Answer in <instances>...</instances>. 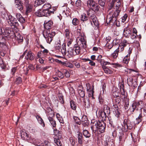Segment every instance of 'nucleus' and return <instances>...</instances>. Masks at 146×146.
<instances>
[{
    "mask_svg": "<svg viewBox=\"0 0 146 146\" xmlns=\"http://www.w3.org/2000/svg\"><path fill=\"white\" fill-rule=\"evenodd\" d=\"M48 119L52 127H56V122L55 120L50 116L48 117Z\"/></svg>",
    "mask_w": 146,
    "mask_h": 146,
    "instance_id": "obj_19",
    "label": "nucleus"
},
{
    "mask_svg": "<svg viewBox=\"0 0 146 146\" xmlns=\"http://www.w3.org/2000/svg\"><path fill=\"white\" fill-rule=\"evenodd\" d=\"M65 36L68 39L69 38V34L70 32L68 29H66L65 31L64 32Z\"/></svg>",
    "mask_w": 146,
    "mask_h": 146,
    "instance_id": "obj_53",
    "label": "nucleus"
},
{
    "mask_svg": "<svg viewBox=\"0 0 146 146\" xmlns=\"http://www.w3.org/2000/svg\"><path fill=\"white\" fill-rule=\"evenodd\" d=\"M129 54H128L123 58V62L126 64H127L129 61Z\"/></svg>",
    "mask_w": 146,
    "mask_h": 146,
    "instance_id": "obj_33",
    "label": "nucleus"
},
{
    "mask_svg": "<svg viewBox=\"0 0 146 146\" xmlns=\"http://www.w3.org/2000/svg\"><path fill=\"white\" fill-rule=\"evenodd\" d=\"M83 101L86 108H89L90 107V102L89 98L86 97L85 98H83Z\"/></svg>",
    "mask_w": 146,
    "mask_h": 146,
    "instance_id": "obj_18",
    "label": "nucleus"
},
{
    "mask_svg": "<svg viewBox=\"0 0 146 146\" xmlns=\"http://www.w3.org/2000/svg\"><path fill=\"white\" fill-rule=\"evenodd\" d=\"M102 68L106 73L109 74L111 73V72L110 70L105 66H102Z\"/></svg>",
    "mask_w": 146,
    "mask_h": 146,
    "instance_id": "obj_42",
    "label": "nucleus"
},
{
    "mask_svg": "<svg viewBox=\"0 0 146 146\" xmlns=\"http://www.w3.org/2000/svg\"><path fill=\"white\" fill-rule=\"evenodd\" d=\"M86 41L83 38H80L78 41V44L74 45L73 48L75 55L79 54L80 52V47L84 48L86 47Z\"/></svg>",
    "mask_w": 146,
    "mask_h": 146,
    "instance_id": "obj_2",
    "label": "nucleus"
},
{
    "mask_svg": "<svg viewBox=\"0 0 146 146\" xmlns=\"http://www.w3.org/2000/svg\"><path fill=\"white\" fill-rule=\"evenodd\" d=\"M53 22L52 21H45L44 23V27L47 30L50 29L53 25Z\"/></svg>",
    "mask_w": 146,
    "mask_h": 146,
    "instance_id": "obj_9",
    "label": "nucleus"
},
{
    "mask_svg": "<svg viewBox=\"0 0 146 146\" xmlns=\"http://www.w3.org/2000/svg\"><path fill=\"white\" fill-rule=\"evenodd\" d=\"M98 115L100 118L101 119H102V120H105L107 116V115L105 113V112L102 110H100L99 111Z\"/></svg>",
    "mask_w": 146,
    "mask_h": 146,
    "instance_id": "obj_15",
    "label": "nucleus"
},
{
    "mask_svg": "<svg viewBox=\"0 0 146 146\" xmlns=\"http://www.w3.org/2000/svg\"><path fill=\"white\" fill-rule=\"evenodd\" d=\"M113 41L110 43L109 42H107L106 44V46L108 47V48L111 49L113 46Z\"/></svg>",
    "mask_w": 146,
    "mask_h": 146,
    "instance_id": "obj_47",
    "label": "nucleus"
},
{
    "mask_svg": "<svg viewBox=\"0 0 146 146\" xmlns=\"http://www.w3.org/2000/svg\"><path fill=\"white\" fill-rule=\"evenodd\" d=\"M120 11V10L117 9L114 13L113 14L111 17H110L108 19H107V21L108 20L109 23H112L113 24H116V21L117 20L116 17L118 16Z\"/></svg>",
    "mask_w": 146,
    "mask_h": 146,
    "instance_id": "obj_6",
    "label": "nucleus"
},
{
    "mask_svg": "<svg viewBox=\"0 0 146 146\" xmlns=\"http://www.w3.org/2000/svg\"><path fill=\"white\" fill-rule=\"evenodd\" d=\"M33 143L35 145L37 146H51L50 143L47 142V143H46V141L44 142V144H43L42 143L40 142H38L37 140H35V141H33Z\"/></svg>",
    "mask_w": 146,
    "mask_h": 146,
    "instance_id": "obj_12",
    "label": "nucleus"
},
{
    "mask_svg": "<svg viewBox=\"0 0 146 146\" xmlns=\"http://www.w3.org/2000/svg\"><path fill=\"white\" fill-rule=\"evenodd\" d=\"M90 84H88L87 85V90L88 91H89L90 92L89 94V96L90 97H92L93 98H94L93 95L94 93V91L93 90H90Z\"/></svg>",
    "mask_w": 146,
    "mask_h": 146,
    "instance_id": "obj_24",
    "label": "nucleus"
},
{
    "mask_svg": "<svg viewBox=\"0 0 146 146\" xmlns=\"http://www.w3.org/2000/svg\"><path fill=\"white\" fill-rule=\"evenodd\" d=\"M86 4L88 7L91 9L92 8L94 7L96 2L94 0H88Z\"/></svg>",
    "mask_w": 146,
    "mask_h": 146,
    "instance_id": "obj_14",
    "label": "nucleus"
},
{
    "mask_svg": "<svg viewBox=\"0 0 146 146\" xmlns=\"http://www.w3.org/2000/svg\"><path fill=\"white\" fill-rule=\"evenodd\" d=\"M106 0H98L99 4L102 7H104L105 4Z\"/></svg>",
    "mask_w": 146,
    "mask_h": 146,
    "instance_id": "obj_49",
    "label": "nucleus"
},
{
    "mask_svg": "<svg viewBox=\"0 0 146 146\" xmlns=\"http://www.w3.org/2000/svg\"><path fill=\"white\" fill-rule=\"evenodd\" d=\"M137 35V34H134L131 33L130 35V38L132 39H134L136 38Z\"/></svg>",
    "mask_w": 146,
    "mask_h": 146,
    "instance_id": "obj_58",
    "label": "nucleus"
},
{
    "mask_svg": "<svg viewBox=\"0 0 146 146\" xmlns=\"http://www.w3.org/2000/svg\"><path fill=\"white\" fill-rule=\"evenodd\" d=\"M72 22L73 25L76 26L79 23V21L77 18H74L73 19Z\"/></svg>",
    "mask_w": 146,
    "mask_h": 146,
    "instance_id": "obj_45",
    "label": "nucleus"
},
{
    "mask_svg": "<svg viewBox=\"0 0 146 146\" xmlns=\"http://www.w3.org/2000/svg\"><path fill=\"white\" fill-rule=\"evenodd\" d=\"M127 14H125L122 18V22L123 23L124 22L127 18Z\"/></svg>",
    "mask_w": 146,
    "mask_h": 146,
    "instance_id": "obj_62",
    "label": "nucleus"
},
{
    "mask_svg": "<svg viewBox=\"0 0 146 146\" xmlns=\"http://www.w3.org/2000/svg\"><path fill=\"white\" fill-rule=\"evenodd\" d=\"M17 70V67H14L11 70V73L12 74H14Z\"/></svg>",
    "mask_w": 146,
    "mask_h": 146,
    "instance_id": "obj_64",
    "label": "nucleus"
},
{
    "mask_svg": "<svg viewBox=\"0 0 146 146\" xmlns=\"http://www.w3.org/2000/svg\"><path fill=\"white\" fill-rule=\"evenodd\" d=\"M43 9L50 10L52 9L51 6L48 3H46L44 4L42 6Z\"/></svg>",
    "mask_w": 146,
    "mask_h": 146,
    "instance_id": "obj_31",
    "label": "nucleus"
},
{
    "mask_svg": "<svg viewBox=\"0 0 146 146\" xmlns=\"http://www.w3.org/2000/svg\"><path fill=\"white\" fill-rule=\"evenodd\" d=\"M122 126V129L125 132L127 131V129H130L133 127V125L131 123V122L127 119H125L124 120L123 125Z\"/></svg>",
    "mask_w": 146,
    "mask_h": 146,
    "instance_id": "obj_5",
    "label": "nucleus"
},
{
    "mask_svg": "<svg viewBox=\"0 0 146 146\" xmlns=\"http://www.w3.org/2000/svg\"><path fill=\"white\" fill-rule=\"evenodd\" d=\"M36 117L38 123L43 127H44L45 124L44 123L41 117L38 115L36 116Z\"/></svg>",
    "mask_w": 146,
    "mask_h": 146,
    "instance_id": "obj_21",
    "label": "nucleus"
},
{
    "mask_svg": "<svg viewBox=\"0 0 146 146\" xmlns=\"http://www.w3.org/2000/svg\"><path fill=\"white\" fill-rule=\"evenodd\" d=\"M70 141L72 145H75V140L72 137H70Z\"/></svg>",
    "mask_w": 146,
    "mask_h": 146,
    "instance_id": "obj_60",
    "label": "nucleus"
},
{
    "mask_svg": "<svg viewBox=\"0 0 146 146\" xmlns=\"http://www.w3.org/2000/svg\"><path fill=\"white\" fill-rule=\"evenodd\" d=\"M76 5L77 7H79L81 5V1L80 0H77L76 2Z\"/></svg>",
    "mask_w": 146,
    "mask_h": 146,
    "instance_id": "obj_61",
    "label": "nucleus"
},
{
    "mask_svg": "<svg viewBox=\"0 0 146 146\" xmlns=\"http://www.w3.org/2000/svg\"><path fill=\"white\" fill-rule=\"evenodd\" d=\"M132 108L133 110L131 112L134 111L136 108H137V109H138V108L134 102L132 104Z\"/></svg>",
    "mask_w": 146,
    "mask_h": 146,
    "instance_id": "obj_56",
    "label": "nucleus"
},
{
    "mask_svg": "<svg viewBox=\"0 0 146 146\" xmlns=\"http://www.w3.org/2000/svg\"><path fill=\"white\" fill-rule=\"evenodd\" d=\"M61 44H60V40H58V42H56V46L55 48L56 50H60L61 47Z\"/></svg>",
    "mask_w": 146,
    "mask_h": 146,
    "instance_id": "obj_39",
    "label": "nucleus"
},
{
    "mask_svg": "<svg viewBox=\"0 0 146 146\" xmlns=\"http://www.w3.org/2000/svg\"><path fill=\"white\" fill-rule=\"evenodd\" d=\"M119 48H117L113 53L112 54L111 56L112 57L114 58H116L118 55V53L119 52Z\"/></svg>",
    "mask_w": 146,
    "mask_h": 146,
    "instance_id": "obj_34",
    "label": "nucleus"
},
{
    "mask_svg": "<svg viewBox=\"0 0 146 146\" xmlns=\"http://www.w3.org/2000/svg\"><path fill=\"white\" fill-rule=\"evenodd\" d=\"M78 141L79 144H82L83 143V136L81 133L79 132L77 134Z\"/></svg>",
    "mask_w": 146,
    "mask_h": 146,
    "instance_id": "obj_23",
    "label": "nucleus"
},
{
    "mask_svg": "<svg viewBox=\"0 0 146 146\" xmlns=\"http://www.w3.org/2000/svg\"><path fill=\"white\" fill-rule=\"evenodd\" d=\"M127 40H123L121 43L120 45H121L122 46H123V47H125L127 44Z\"/></svg>",
    "mask_w": 146,
    "mask_h": 146,
    "instance_id": "obj_55",
    "label": "nucleus"
},
{
    "mask_svg": "<svg viewBox=\"0 0 146 146\" xmlns=\"http://www.w3.org/2000/svg\"><path fill=\"white\" fill-rule=\"evenodd\" d=\"M14 35L15 36H13V38H15V39L17 40L18 42H22L23 40V37L21 36L19 33H14Z\"/></svg>",
    "mask_w": 146,
    "mask_h": 146,
    "instance_id": "obj_11",
    "label": "nucleus"
},
{
    "mask_svg": "<svg viewBox=\"0 0 146 146\" xmlns=\"http://www.w3.org/2000/svg\"><path fill=\"white\" fill-rule=\"evenodd\" d=\"M100 7L99 5L97 4H95L94 7L92 8L91 9L94 11L95 12L97 13L100 10Z\"/></svg>",
    "mask_w": 146,
    "mask_h": 146,
    "instance_id": "obj_30",
    "label": "nucleus"
},
{
    "mask_svg": "<svg viewBox=\"0 0 146 146\" xmlns=\"http://www.w3.org/2000/svg\"><path fill=\"white\" fill-rule=\"evenodd\" d=\"M88 18L85 14L83 13L81 15L80 19L83 21H86L88 20Z\"/></svg>",
    "mask_w": 146,
    "mask_h": 146,
    "instance_id": "obj_40",
    "label": "nucleus"
},
{
    "mask_svg": "<svg viewBox=\"0 0 146 146\" xmlns=\"http://www.w3.org/2000/svg\"><path fill=\"white\" fill-rule=\"evenodd\" d=\"M81 122L84 126H87L88 125V121L86 116H84L82 117Z\"/></svg>",
    "mask_w": 146,
    "mask_h": 146,
    "instance_id": "obj_17",
    "label": "nucleus"
},
{
    "mask_svg": "<svg viewBox=\"0 0 146 146\" xmlns=\"http://www.w3.org/2000/svg\"><path fill=\"white\" fill-rule=\"evenodd\" d=\"M103 111L107 115H108L110 113V108L107 105H105L104 106Z\"/></svg>",
    "mask_w": 146,
    "mask_h": 146,
    "instance_id": "obj_26",
    "label": "nucleus"
},
{
    "mask_svg": "<svg viewBox=\"0 0 146 146\" xmlns=\"http://www.w3.org/2000/svg\"><path fill=\"white\" fill-rule=\"evenodd\" d=\"M136 106H137L138 108H140L141 109L142 108L141 106H142L143 105V103L142 101H139L138 102H134Z\"/></svg>",
    "mask_w": 146,
    "mask_h": 146,
    "instance_id": "obj_35",
    "label": "nucleus"
},
{
    "mask_svg": "<svg viewBox=\"0 0 146 146\" xmlns=\"http://www.w3.org/2000/svg\"><path fill=\"white\" fill-rule=\"evenodd\" d=\"M54 142L58 146H60L61 145V143L60 139H58L55 138L54 139Z\"/></svg>",
    "mask_w": 146,
    "mask_h": 146,
    "instance_id": "obj_48",
    "label": "nucleus"
},
{
    "mask_svg": "<svg viewBox=\"0 0 146 146\" xmlns=\"http://www.w3.org/2000/svg\"><path fill=\"white\" fill-rule=\"evenodd\" d=\"M102 58V56L101 55H99L98 56V58L97 59V60L100 62V61H102L103 60L101 59Z\"/></svg>",
    "mask_w": 146,
    "mask_h": 146,
    "instance_id": "obj_63",
    "label": "nucleus"
},
{
    "mask_svg": "<svg viewBox=\"0 0 146 146\" xmlns=\"http://www.w3.org/2000/svg\"><path fill=\"white\" fill-rule=\"evenodd\" d=\"M65 55L67 56L68 58H71L74 55H76L74 54V51L73 48H69L67 52H66V54Z\"/></svg>",
    "mask_w": 146,
    "mask_h": 146,
    "instance_id": "obj_10",
    "label": "nucleus"
},
{
    "mask_svg": "<svg viewBox=\"0 0 146 146\" xmlns=\"http://www.w3.org/2000/svg\"><path fill=\"white\" fill-rule=\"evenodd\" d=\"M43 35L47 42L50 44L52 41L54 36L55 35V33L54 32H52L51 33L44 32Z\"/></svg>",
    "mask_w": 146,
    "mask_h": 146,
    "instance_id": "obj_4",
    "label": "nucleus"
},
{
    "mask_svg": "<svg viewBox=\"0 0 146 146\" xmlns=\"http://www.w3.org/2000/svg\"><path fill=\"white\" fill-rule=\"evenodd\" d=\"M88 15L89 19L91 24L93 27L96 26L97 27L99 25V23L97 18L96 15H90V13L87 12Z\"/></svg>",
    "mask_w": 146,
    "mask_h": 146,
    "instance_id": "obj_3",
    "label": "nucleus"
},
{
    "mask_svg": "<svg viewBox=\"0 0 146 146\" xmlns=\"http://www.w3.org/2000/svg\"><path fill=\"white\" fill-rule=\"evenodd\" d=\"M33 7V5L28 3V13L32 11Z\"/></svg>",
    "mask_w": 146,
    "mask_h": 146,
    "instance_id": "obj_54",
    "label": "nucleus"
},
{
    "mask_svg": "<svg viewBox=\"0 0 146 146\" xmlns=\"http://www.w3.org/2000/svg\"><path fill=\"white\" fill-rule=\"evenodd\" d=\"M35 15L38 17L43 16V10L40 9L35 12Z\"/></svg>",
    "mask_w": 146,
    "mask_h": 146,
    "instance_id": "obj_28",
    "label": "nucleus"
},
{
    "mask_svg": "<svg viewBox=\"0 0 146 146\" xmlns=\"http://www.w3.org/2000/svg\"><path fill=\"white\" fill-rule=\"evenodd\" d=\"M14 32L11 30L10 28L6 27L3 29L2 34L4 35L5 36H9L11 38H13Z\"/></svg>",
    "mask_w": 146,
    "mask_h": 146,
    "instance_id": "obj_7",
    "label": "nucleus"
},
{
    "mask_svg": "<svg viewBox=\"0 0 146 146\" xmlns=\"http://www.w3.org/2000/svg\"><path fill=\"white\" fill-rule=\"evenodd\" d=\"M119 141H124V140L125 139V137H124V135L123 134H121V135L119 137Z\"/></svg>",
    "mask_w": 146,
    "mask_h": 146,
    "instance_id": "obj_57",
    "label": "nucleus"
},
{
    "mask_svg": "<svg viewBox=\"0 0 146 146\" xmlns=\"http://www.w3.org/2000/svg\"><path fill=\"white\" fill-rule=\"evenodd\" d=\"M131 33V31L130 29L125 28L123 31V36L126 38H128Z\"/></svg>",
    "mask_w": 146,
    "mask_h": 146,
    "instance_id": "obj_13",
    "label": "nucleus"
},
{
    "mask_svg": "<svg viewBox=\"0 0 146 146\" xmlns=\"http://www.w3.org/2000/svg\"><path fill=\"white\" fill-rule=\"evenodd\" d=\"M16 4V7L20 11L22 10L23 9V6L21 2L20 1H19L18 3H15Z\"/></svg>",
    "mask_w": 146,
    "mask_h": 146,
    "instance_id": "obj_36",
    "label": "nucleus"
},
{
    "mask_svg": "<svg viewBox=\"0 0 146 146\" xmlns=\"http://www.w3.org/2000/svg\"><path fill=\"white\" fill-rule=\"evenodd\" d=\"M43 3L41 0H36L35 2L34 5L35 6L37 7Z\"/></svg>",
    "mask_w": 146,
    "mask_h": 146,
    "instance_id": "obj_38",
    "label": "nucleus"
},
{
    "mask_svg": "<svg viewBox=\"0 0 146 146\" xmlns=\"http://www.w3.org/2000/svg\"><path fill=\"white\" fill-rule=\"evenodd\" d=\"M34 55L31 52H28V59L29 58L30 60H32L34 59Z\"/></svg>",
    "mask_w": 146,
    "mask_h": 146,
    "instance_id": "obj_41",
    "label": "nucleus"
},
{
    "mask_svg": "<svg viewBox=\"0 0 146 146\" xmlns=\"http://www.w3.org/2000/svg\"><path fill=\"white\" fill-rule=\"evenodd\" d=\"M124 100H123V102L124 103V107L125 110L127 109L129 107V99L127 98L126 97H124Z\"/></svg>",
    "mask_w": 146,
    "mask_h": 146,
    "instance_id": "obj_20",
    "label": "nucleus"
},
{
    "mask_svg": "<svg viewBox=\"0 0 146 146\" xmlns=\"http://www.w3.org/2000/svg\"><path fill=\"white\" fill-rule=\"evenodd\" d=\"M83 133L84 136L86 138H89L91 136V135L90 133L87 130H84L83 131Z\"/></svg>",
    "mask_w": 146,
    "mask_h": 146,
    "instance_id": "obj_29",
    "label": "nucleus"
},
{
    "mask_svg": "<svg viewBox=\"0 0 146 146\" xmlns=\"http://www.w3.org/2000/svg\"><path fill=\"white\" fill-rule=\"evenodd\" d=\"M66 45L65 44H63L62 46L61 52L63 56L65 55L66 54Z\"/></svg>",
    "mask_w": 146,
    "mask_h": 146,
    "instance_id": "obj_25",
    "label": "nucleus"
},
{
    "mask_svg": "<svg viewBox=\"0 0 146 146\" xmlns=\"http://www.w3.org/2000/svg\"><path fill=\"white\" fill-rule=\"evenodd\" d=\"M52 10H43V16L48 17L50 16L52 13H54L55 10L54 8H53Z\"/></svg>",
    "mask_w": 146,
    "mask_h": 146,
    "instance_id": "obj_8",
    "label": "nucleus"
},
{
    "mask_svg": "<svg viewBox=\"0 0 146 146\" xmlns=\"http://www.w3.org/2000/svg\"><path fill=\"white\" fill-rule=\"evenodd\" d=\"M10 21L12 24V25L14 26L15 27H17L18 26L19 24L17 21L16 19H14V17H12L10 19Z\"/></svg>",
    "mask_w": 146,
    "mask_h": 146,
    "instance_id": "obj_22",
    "label": "nucleus"
},
{
    "mask_svg": "<svg viewBox=\"0 0 146 146\" xmlns=\"http://www.w3.org/2000/svg\"><path fill=\"white\" fill-rule=\"evenodd\" d=\"M112 95L115 98L119 96V91L118 88L114 87L111 92Z\"/></svg>",
    "mask_w": 146,
    "mask_h": 146,
    "instance_id": "obj_16",
    "label": "nucleus"
},
{
    "mask_svg": "<svg viewBox=\"0 0 146 146\" xmlns=\"http://www.w3.org/2000/svg\"><path fill=\"white\" fill-rule=\"evenodd\" d=\"M105 125L103 121H95L91 126L92 130H98L101 133H103L105 130Z\"/></svg>",
    "mask_w": 146,
    "mask_h": 146,
    "instance_id": "obj_1",
    "label": "nucleus"
},
{
    "mask_svg": "<svg viewBox=\"0 0 146 146\" xmlns=\"http://www.w3.org/2000/svg\"><path fill=\"white\" fill-rule=\"evenodd\" d=\"M86 60H88L89 61V64L90 65L92 66H94L95 65V63L92 61L90 60V59H86Z\"/></svg>",
    "mask_w": 146,
    "mask_h": 146,
    "instance_id": "obj_59",
    "label": "nucleus"
},
{
    "mask_svg": "<svg viewBox=\"0 0 146 146\" xmlns=\"http://www.w3.org/2000/svg\"><path fill=\"white\" fill-rule=\"evenodd\" d=\"M73 118L76 123L78 125L81 124L82 123L81 121L78 117L74 116H73Z\"/></svg>",
    "mask_w": 146,
    "mask_h": 146,
    "instance_id": "obj_32",
    "label": "nucleus"
},
{
    "mask_svg": "<svg viewBox=\"0 0 146 146\" xmlns=\"http://www.w3.org/2000/svg\"><path fill=\"white\" fill-rule=\"evenodd\" d=\"M62 72L64 74L66 78H68L70 77V74L69 72L66 70L65 69L63 70Z\"/></svg>",
    "mask_w": 146,
    "mask_h": 146,
    "instance_id": "obj_46",
    "label": "nucleus"
},
{
    "mask_svg": "<svg viewBox=\"0 0 146 146\" xmlns=\"http://www.w3.org/2000/svg\"><path fill=\"white\" fill-rule=\"evenodd\" d=\"M56 73L57 74L59 78L61 79L63 78L64 77V75L63 74L64 73H62V71L58 70V72H56Z\"/></svg>",
    "mask_w": 146,
    "mask_h": 146,
    "instance_id": "obj_43",
    "label": "nucleus"
},
{
    "mask_svg": "<svg viewBox=\"0 0 146 146\" xmlns=\"http://www.w3.org/2000/svg\"><path fill=\"white\" fill-rule=\"evenodd\" d=\"M22 80L21 77H19L17 78L15 81V83L17 84H19L22 83Z\"/></svg>",
    "mask_w": 146,
    "mask_h": 146,
    "instance_id": "obj_51",
    "label": "nucleus"
},
{
    "mask_svg": "<svg viewBox=\"0 0 146 146\" xmlns=\"http://www.w3.org/2000/svg\"><path fill=\"white\" fill-rule=\"evenodd\" d=\"M21 137L23 139H25L27 137V134L24 131H23L21 133Z\"/></svg>",
    "mask_w": 146,
    "mask_h": 146,
    "instance_id": "obj_50",
    "label": "nucleus"
},
{
    "mask_svg": "<svg viewBox=\"0 0 146 146\" xmlns=\"http://www.w3.org/2000/svg\"><path fill=\"white\" fill-rule=\"evenodd\" d=\"M78 92L79 95L81 97L83 98L84 96V92L82 90L80 89H78Z\"/></svg>",
    "mask_w": 146,
    "mask_h": 146,
    "instance_id": "obj_44",
    "label": "nucleus"
},
{
    "mask_svg": "<svg viewBox=\"0 0 146 146\" xmlns=\"http://www.w3.org/2000/svg\"><path fill=\"white\" fill-rule=\"evenodd\" d=\"M100 64L103 66H105L107 65L110 64V63L108 62L104 61V60L102 61H100Z\"/></svg>",
    "mask_w": 146,
    "mask_h": 146,
    "instance_id": "obj_52",
    "label": "nucleus"
},
{
    "mask_svg": "<svg viewBox=\"0 0 146 146\" xmlns=\"http://www.w3.org/2000/svg\"><path fill=\"white\" fill-rule=\"evenodd\" d=\"M70 105L71 108L72 110H75L76 108V105L74 101L72 100L70 102Z\"/></svg>",
    "mask_w": 146,
    "mask_h": 146,
    "instance_id": "obj_27",
    "label": "nucleus"
},
{
    "mask_svg": "<svg viewBox=\"0 0 146 146\" xmlns=\"http://www.w3.org/2000/svg\"><path fill=\"white\" fill-rule=\"evenodd\" d=\"M120 111H121L119 109H114V111H113V113L116 117L118 118L120 114Z\"/></svg>",
    "mask_w": 146,
    "mask_h": 146,
    "instance_id": "obj_37",
    "label": "nucleus"
}]
</instances>
